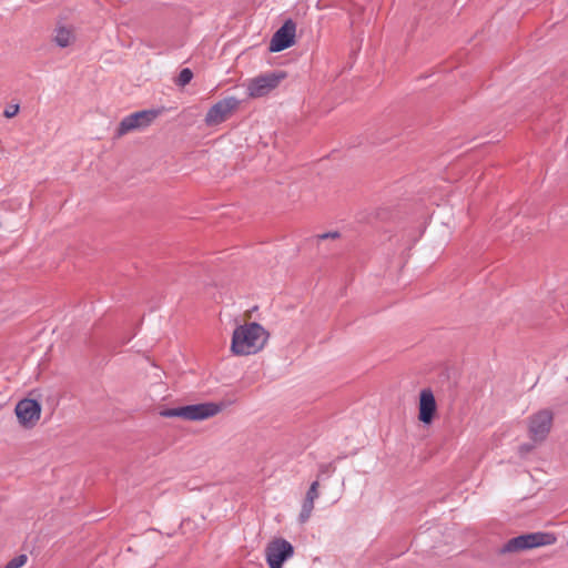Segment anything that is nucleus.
<instances>
[{
	"label": "nucleus",
	"instance_id": "nucleus-1",
	"mask_svg": "<svg viewBox=\"0 0 568 568\" xmlns=\"http://www.w3.org/2000/svg\"><path fill=\"white\" fill-rule=\"evenodd\" d=\"M268 337V332L256 322L239 325L232 334L231 351L237 356L256 354L264 348Z\"/></svg>",
	"mask_w": 568,
	"mask_h": 568
},
{
	"label": "nucleus",
	"instance_id": "nucleus-2",
	"mask_svg": "<svg viewBox=\"0 0 568 568\" xmlns=\"http://www.w3.org/2000/svg\"><path fill=\"white\" fill-rule=\"evenodd\" d=\"M221 407L214 403H201L175 408H168L160 412L162 417H180L186 420H204L215 416Z\"/></svg>",
	"mask_w": 568,
	"mask_h": 568
},
{
	"label": "nucleus",
	"instance_id": "nucleus-3",
	"mask_svg": "<svg viewBox=\"0 0 568 568\" xmlns=\"http://www.w3.org/2000/svg\"><path fill=\"white\" fill-rule=\"evenodd\" d=\"M557 538L551 532H530L509 539L501 548V552H518L556 542Z\"/></svg>",
	"mask_w": 568,
	"mask_h": 568
},
{
	"label": "nucleus",
	"instance_id": "nucleus-4",
	"mask_svg": "<svg viewBox=\"0 0 568 568\" xmlns=\"http://www.w3.org/2000/svg\"><path fill=\"white\" fill-rule=\"evenodd\" d=\"M284 79L285 73L282 71L266 72L255 78L248 79L244 84L246 88L247 97L251 99L266 97L273 90H275Z\"/></svg>",
	"mask_w": 568,
	"mask_h": 568
},
{
	"label": "nucleus",
	"instance_id": "nucleus-5",
	"mask_svg": "<svg viewBox=\"0 0 568 568\" xmlns=\"http://www.w3.org/2000/svg\"><path fill=\"white\" fill-rule=\"evenodd\" d=\"M293 555L294 547L284 538L271 540L265 548V559L270 568H282L283 564Z\"/></svg>",
	"mask_w": 568,
	"mask_h": 568
},
{
	"label": "nucleus",
	"instance_id": "nucleus-6",
	"mask_svg": "<svg viewBox=\"0 0 568 568\" xmlns=\"http://www.w3.org/2000/svg\"><path fill=\"white\" fill-rule=\"evenodd\" d=\"M240 101L235 97H227L214 103L206 112L204 122L207 126H215L226 121L239 108Z\"/></svg>",
	"mask_w": 568,
	"mask_h": 568
},
{
	"label": "nucleus",
	"instance_id": "nucleus-7",
	"mask_svg": "<svg viewBox=\"0 0 568 568\" xmlns=\"http://www.w3.org/2000/svg\"><path fill=\"white\" fill-rule=\"evenodd\" d=\"M552 426V413L548 409L539 410L529 418L528 433L529 438L536 443H542Z\"/></svg>",
	"mask_w": 568,
	"mask_h": 568
},
{
	"label": "nucleus",
	"instance_id": "nucleus-8",
	"mask_svg": "<svg viewBox=\"0 0 568 568\" xmlns=\"http://www.w3.org/2000/svg\"><path fill=\"white\" fill-rule=\"evenodd\" d=\"M296 24L293 20H286L283 26L273 34L270 42L271 52L283 51L294 44Z\"/></svg>",
	"mask_w": 568,
	"mask_h": 568
},
{
	"label": "nucleus",
	"instance_id": "nucleus-9",
	"mask_svg": "<svg viewBox=\"0 0 568 568\" xmlns=\"http://www.w3.org/2000/svg\"><path fill=\"white\" fill-rule=\"evenodd\" d=\"M40 404L30 398L20 400L16 406V415L19 422L24 426H33L40 418Z\"/></svg>",
	"mask_w": 568,
	"mask_h": 568
},
{
	"label": "nucleus",
	"instance_id": "nucleus-10",
	"mask_svg": "<svg viewBox=\"0 0 568 568\" xmlns=\"http://www.w3.org/2000/svg\"><path fill=\"white\" fill-rule=\"evenodd\" d=\"M77 40L73 26L58 21L52 31V42L60 49L74 44Z\"/></svg>",
	"mask_w": 568,
	"mask_h": 568
},
{
	"label": "nucleus",
	"instance_id": "nucleus-11",
	"mask_svg": "<svg viewBox=\"0 0 568 568\" xmlns=\"http://www.w3.org/2000/svg\"><path fill=\"white\" fill-rule=\"evenodd\" d=\"M436 400L433 392L429 388H425L419 394V420L424 424H430L435 412Z\"/></svg>",
	"mask_w": 568,
	"mask_h": 568
},
{
	"label": "nucleus",
	"instance_id": "nucleus-12",
	"mask_svg": "<svg viewBox=\"0 0 568 568\" xmlns=\"http://www.w3.org/2000/svg\"><path fill=\"white\" fill-rule=\"evenodd\" d=\"M136 118L138 116H135V113H132V114L125 116L124 119H122V121L120 122L119 128H118V135L122 136V135L129 133L130 131L141 129L138 123Z\"/></svg>",
	"mask_w": 568,
	"mask_h": 568
},
{
	"label": "nucleus",
	"instance_id": "nucleus-13",
	"mask_svg": "<svg viewBox=\"0 0 568 568\" xmlns=\"http://www.w3.org/2000/svg\"><path fill=\"white\" fill-rule=\"evenodd\" d=\"M141 129L149 126L159 115V110H142L134 112Z\"/></svg>",
	"mask_w": 568,
	"mask_h": 568
},
{
	"label": "nucleus",
	"instance_id": "nucleus-14",
	"mask_svg": "<svg viewBox=\"0 0 568 568\" xmlns=\"http://www.w3.org/2000/svg\"><path fill=\"white\" fill-rule=\"evenodd\" d=\"M314 509V501L304 499L302 503V508L298 515V521L300 524H305L312 515V511Z\"/></svg>",
	"mask_w": 568,
	"mask_h": 568
},
{
	"label": "nucleus",
	"instance_id": "nucleus-15",
	"mask_svg": "<svg viewBox=\"0 0 568 568\" xmlns=\"http://www.w3.org/2000/svg\"><path fill=\"white\" fill-rule=\"evenodd\" d=\"M192 78H193V72L190 69H187V68L182 69L178 77L176 84L184 87L191 82Z\"/></svg>",
	"mask_w": 568,
	"mask_h": 568
},
{
	"label": "nucleus",
	"instance_id": "nucleus-16",
	"mask_svg": "<svg viewBox=\"0 0 568 568\" xmlns=\"http://www.w3.org/2000/svg\"><path fill=\"white\" fill-rule=\"evenodd\" d=\"M28 560V557L26 555H19L14 558H12L6 566L4 568H21L22 566L26 565Z\"/></svg>",
	"mask_w": 568,
	"mask_h": 568
},
{
	"label": "nucleus",
	"instance_id": "nucleus-17",
	"mask_svg": "<svg viewBox=\"0 0 568 568\" xmlns=\"http://www.w3.org/2000/svg\"><path fill=\"white\" fill-rule=\"evenodd\" d=\"M318 487H320V484L317 480L313 481L306 493V496H305V499L307 500H312L315 503V500L318 498L320 494H318Z\"/></svg>",
	"mask_w": 568,
	"mask_h": 568
},
{
	"label": "nucleus",
	"instance_id": "nucleus-18",
	"mask_svg": "<svg viewBox=\"0 0 568 568\" xmlns=\"http://www.w3.org/2000/svg\"><path fill=\"white\" fill-rule=\"evenodd\" d=\"M536 443H526V444H523L518 447V453L521 457H526L529 453H531L535 447H536Z\"/></svg>",
	"mask_w": 568,
	"mask_h": 568
},
{
	"label": "nucleus",
	"instance_id": "nucleus-19",
	"mask_svg": "<svg viewBox=\"0 0 568 568\" xmlns=\"http://www.w3.org/2000/svg\"><path fill=\"white\" fill-rule=\"evenodd\" d=\"M19 110V104H10L4 109L3 115L8 119H11L18 114Z\"/></svg>",
	"mask_w": 568,
	"mask_h": 568
},
{
	"label": "nucleus",
	"instance_id": "nucleus-20",
	"mask_svg": "<svg viewBox=\"0 0 568 568\" xmlns=\"http://www.w3.org/2000/svg\"><path fill=\"white\" fill-rule=\"evenodd\" d=\"M336 236H338L337 233H324V234L318 235V239L320 240H325V239H328V237H336Z\"/></svg>",
	"mask_w": 568,
	"mask_h": 568
}]
</instances>
